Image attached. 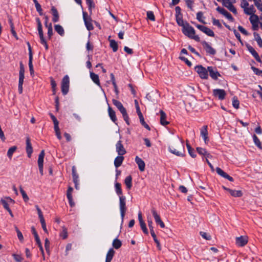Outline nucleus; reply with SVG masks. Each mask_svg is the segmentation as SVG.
<instances>
[{
	"label": "nucleus",
	"mask_w": 262,
	"mask_h": 262,
	"mask_svg": "<svg viewBox=\"0 0 262 262\" xmlns=\"http://www.w3.org/2000/svg\"><path fill=\"white\" fill-rule=\"evenodd\" d=\"M108 113L111 119L112 120V121L115 123L117 121L116 113L113 110V109L110 106H108Z\"/></svg>",
	"instance_id": "nucleus-28"
},
{
	"label": "nucleus",
	"mask_w": 262,
	"mask_h": 262,
	"mask_svg": "<svg viewBox=\"0 0 262 262\" xmlns=\"http://www.w3.org/2000/svg\"><path fill=\"white\" fill-rule=\"evenodd\" d=\"M208 73H209L210 77L214 80H217L221 74L217 72L215 68L212 67H208Z\"/></svg>",
	"instance_id": "nucleus-11"
},
{
	"label": "nucleus",
	"mask_w": 262,
	"mask_h": 262,
	"mask_svg": "<svg viewBox=\"0 0 262 262\" xmlns=\"http://www.w3.org/2000/svg\"><path fill=\"white\" fill-rule=\"evenodd\" d=\"M26 152L28 157L30 158L33 152V149L29 138H27L26 139Z\"/></svg>",
	"instance_id": "nucleus-21"
},
{
	"label": "nucleus",
	"mask_w": 262,
	"mask_h": 262,
	"mask_svg": "<svg viewBox=\"0 0 262 262\" xmlns=\"http://www.w3.org/2000/svg\"><path fill=\"white\" fill-rule=\"evenodd\" d=\"M32 60L33 59H31V57H30V59H29V67L31 75H33L34 74Z\"/></svg>",
	"instance_id": "nucleus-56"
},
{
	"label": "nucleus",
	"mask_w": 262,
	"mask_h": 262,
	"mask_svg": "<svg viewBox=\"0 0 262 262\" xmlns=\"http://www.w3.org/2000/svg\"><path fill=\"white\" fill-rule=\"evenodd\" d=\"M197 28H198L200 30L205 33L206 35H207L209 36L210 37H214V33L213 31L209 29V28L202 26L201 25H198L196 26Z\"/></svg>",
	"instance_id": "nucleus-10"
},
{
	"label": "nucleus",
	"mask_w": 262,
	"mask_h": 262,
	"mask_svg": "<svg viewBox=\"0 0 262 262\" xmlns=\"http://www.w3.org/2000/svg\"><path fill=\"white\" fill-rule=\"evenodd\" d=\"M195 70L202 79H207L208 78V70L201 65L195 67Z\"/></svg>",
	"instance_id": "nucleus-7"
},
{
	"label": "nucleus",
	"mask_w": 262,
	"mask_h": 262,
	"mask_svg": "<svg viewBox=\"0 0 262 262\" xmlns=\"http://www.w3.org/2000/svg\"><path fill=\"white\" fill-rule=\"evenodd\" d=\"M253 34L255 40L257 41V44L260 48H262V39L260 35L256 32H254Z\"/></svg>",
	"instance_id": "nucleus-43"
},
{
	"label": "nucleus",
	"mask_w": 262,
	"mask_h": 262,
	"mask_svg": "<svg viewBox=\"0 0 262 262\" xmlns=\"http://www.w3.org/2000/svg\"><path fill=\"white\" fill-rule=\"evenodd\" d=\"M45 151L43 150H41L40 152L38 158V165L41 166L43 165V158L45 157Z\"/></svg>",
	"instance_id": "nucleus-34"
},
{
	"label": "nucleus",
	"mask_w": 262,
	"mask_h": 262,
	"mask_svg": "<svg viewBox=\"0 0 262 262\" xmlns=\"http://www.w3.org/2000/svg\"><path fill=\"white\" fill-rule=\"evenodd\" d=\"M249 19L252 26H255V24H257L258 22V17L255 14L251 15Z\"/></svg>",
	"instance_id": "nucleus-41"
},
{
	"label": "nucleus",
	"mask_w": 262,
	"mask_h": 262,
	"mask_svg": "<svg viewBox=\"0 0 262 262\" xmlns=\"http://www.w3.org/2000/svg\"><path fill=\"white\" fill-rule=\"evenodd\" d=\"M253 138L254 142L255 144V145L259 149H262V146L261 144V142H260V140H259V139L257 138V137L255 135H254L253 136Z\"/></svg>",
	"instance_id": "nucleus-46"
},
{
	"label": "nucleus",
	"mask_w": 262,
	"mask_h": 262,
	"mask_svg": "<svg viewBox=\"0 0 262 262\" xmlns=\"http://www.w3.org/2000/svg\"><path fill=\"white\" fill-rule=\"evenodd\" d=\"M0 202L3 205L4 208L6 209L7 210L10 208L9 207L8 202L6 200L2 199Z\"/></svg>",
	"instance_id": "nucleus-55"
},
{
	"label": "nucleus",
	"mask_w": 262,
	"mask_h": 262,
	"mask_svg": "<svg viewBox=\"0 0 262 262\" xmlns=\"http://www.w3.org/2000/svg\"><path fill=\"white\" fill-rule=\"evenodd\" d=\"M139 117L140 121L141 123V124L146 129H147L148 130H150V128L149 126V125L145 122L143 116H141Z\"/></svg>",
	"instance_id": "nucleus-48"
},
{
	"label": "nucleus",
	"mask_w": 262,
	"mask_h": 262,
	"mask_svg": "<svg viewBox=\"0 0 262 262\" xmlns=\"http://www.w3.org/2000/svg\"><path fill=\"white\" fill-rule=\"evenodd\" d=\"M119 208L121 216L123 219L127 209L126 206V198L125 196H120V197H119Z\"/></svg>",
	"instance_id": "nucleus-6"
},
{
	"label": "nucleus",
	"mask_w": 262,
	"mask_h": 262,
	"mask_svg": "<svg viewBox=\"0 0 262 262\" xmlns=\"http://www.w3.org/2000/svg\"><path fill=\"white\" fill-rule=\"evenodd\" d=\"M115 254V251L113 248H111L108 251L106 255L105 262H111Z\"/></svg>",
	"instance_id": "nucleus-24"
},
{
	"label": "nucleus",
	"mask_w": 262,
	"mask_h": 262,
	"mask_svg": "<svg viewBox=\"0 0 262 262\" xmlns=\"http://www.w3.org/2000/svg\"><path fill=\"white\" fill-rule=\"evenodd\" d=\"M112 245L114 248L118 249L121 247L122 242L120 240L118 239V238H115V239H114Z\"/></svg>",
	"instance_id": "nucleus-40"
},
{
	"label": "nucleus",
	"mask_w": 262,
	"mask_h": 262,
	"mask_svg": "<svg viewBox=\"0 0 262 262\" xmlns=\"http://www.w3.org/2000/svg\"><path fill=\"white\" fill-rule=\"evenodd\" d=\"M152 215L155 219L156 223L158 224L161 221H162L161 219L160 215L157 212L156 209L154 208H152L151 210Z\"/></svg>",
	"instance_id": "nucleus-27"
},
{
	"label": "nucleus",
	"mask_w": 262,
	"mask_h": 262,
	"mask_svg": "<svg viewBox=\"0 0 262 262\" xmlns=\"http://www.w3.org/2000/svg\"><path fill=\"white\" fill-rule=\"evenodd\" d=\"M124 183L128 189H130L132 187V177L128 176L126 177L124 180Z\"/></svg>",
	"instance_id": "nucleus-29"
},
{
	"label": "nucleus",
	"mask_w": 262,
	"mask_h": 262,
	"mask_svg": "<svg viewBox=\"0 0 262 262\" xmlns=\"http://www.w3.org/2000/svg\"><path fill=\"white\" fill-rule=\"evenodd\" d=\"M140 225L143 233L146 235L148 234V231L146 228V224L144 222L140 223Z\"/></svg>",
	"instance_id": "nucleus-49"
},
{
	"label": "nucleus",
	"mask_w": 262,
	"mask_h": 262,
	"mask_svg": "<svg viewBox=\"0 0 262 262\" xmlns=\"http://www.w3.org/2000/svg\"><path fill=\"white\" fill-rule=\"evenodd\" d=\"M17 147L15 146L10 147L7 152V156L10 159H11L13 153L16 150Z\"/></svg>",
	"instance_id": "nucleus-42"
},
{
	"label": "nucleus",
	"mask_w": 262,
	"mask_h": 262,
	"mask_svg": "<svg viewBox=\"0 0 262 262\" xmlns=\"http://www.w3.org/2000/svg\"><path fill=\"white\" fill-rule=\"evenodd\" d=\"M60 236L62 237L63 239H66L68 237V231L67 229L65 227H62V231L60 233Z\"/></svg>",
	"instance_id": "nucleus-45"
},
{
	"label": "nucleus",
	"mask_w": 262,
	"mask_h": 262,
	"mask_svg": "<svg viewBox=\"0 0 262 262\" xmlns=\"http://www.w3.org/2000/svg\"><path fill=\"white\" fill-rule=\"evenodd\" d=\"M9 24H10V28H11V32L12 34V35H13V36L16 39H18V38L17 37V34H16V32H15V31L14 30V25H13V23L12 22V20L11 18H9Z\"/></svg>",
	"instance_id": "nucleus-38"
},
{
	"label": "nucleus",
	"mask_w": 262,
	"mask_h": 262,
	"mask_svg": "<svg viewBox=\"0 0 262 262\" xmlns=\"http://www.w3.org/2000/svg\"><path fill=\"white\" fill-rule=\"evenodd\" d=\"M212 24H213V25L216 26L219 28H221L222 27V25L220 23L219 20L216 19L214 18H212Z\"/></svg>",
	"instance_id": "nucleus-63"
},
{
	"label": "nucleus",
	"mask_w": 262,
	"mask_h": 262,
	"mask_svg": "<svg viewBox=\"0 0 262 262\" xmlns=\"http://www.w3.org/2000/svg\"><path fill=\"white\" fill-rule=\"evenodd\" d=\"M86 4L88 6L89 10L90 11H92L93 8H95V4L93 2V0H85Z\"/></svg>",
	"instance_id": "nucleus-50"
},
{
	"label": "nucleus",
	"mask_w": 262,
	"mask_h": 262,
	"mask_svg": "<svg viewBox=\"0 0 262 262\" xmlns=\"http://www.w3.org/2000/svg\"><path fill=\"white\" fill-rule=\"evenodd\" d=\"M14 259L17 262H21L23 260L22 257L18 254H13L12 255Z\"/></svg>",
	"instance_id": "nucleus-60"
},
{
	"label": "nucleus",
	"mask_w": 262,
	"mask_h": 262,
	"mask_svg": "<svg viewBox=\"0 0 262 262\" xmlns=\"http://www.w3.org/2000/svg\"><path fill=\"white\" fill-rule=\"evenodd\" d=\"M20 192L22 195V196L23 198V199L25 202H27L29 200V198L28 196L27 195L26 192L24 191V190L22 188L21 186H20Z\"/></svg>",
	"instance_id": "nucleus-47"
},
{
	"label": "nucleus",
	"mask_w": 262,
	"mask_h": 262,
	"mask_svg": "<svg viewBox=\"0 0 262 262\" xmlns=\"http://www.w3.org/2000/svg\"><path fill=\"white\" fill-rule=\"evenodd\" d=\"M202 44L208 54L212 55L215 54V50L214 49L208 42L204 41L202 42Z\"/></svg>",
	"instance_id": "nucleus-14"
},
{
	"label": "nucleus",
	"mask_w": 262,
	"mask_h": 262,
	"mask_svg": "<svg viewBox=\"0 0 262 262\" xmlns=\"http://www.w3.org/2000/svg\"><path fill=\"white\" fill-rule=\"evenodd\" d=\"M70 80L69 76L67 75L63 77L61 81V92L63 95L67 94L69 92Z\"/></svg>",
	"instance_id": "nucleus-5"
},
{
	"label": "nucleus",
	"mask_w": 262,
	"mask_h": 262,
	"mask_svg": "<svg viewBox=\"0 0 262 262\" xmlns=\"http://www.w3.org/2000/svg\"><path fill=\"white\" fill-rule=\"evenodd\" d=\"M31 231L34 236L35 239L36 241V244H37V245L38 246V245H40V244H41V243L39 239L38 235L34 227H31Z\"/></svg>",
	"instance_id": "nucleus-32"
},
{
	"label": "nucleus",
	"mask_w": 262,
	"mask_h": 262,
	"mask_svg": "<svg viewBox=\"0 0 262 262\" xmlns=\"http://www.w3.org/2000/svg\"><path fill=\"white\" fill-rule=\"evenodd\" d=\"M222 4L225 7H226L227 8H228L231 12H232V13H233L235 14H237L236 9L234 7V6L232 5V3L230 2V0L225 1V2H223V3H222Z\"/></svg>",
	"instance_id": "nucleus-19"
},
{
	"label": "nucleus",
	"mask_w": 262,
	"mask_h": 262,
	"mask_svg": "<svg viewBox=\"0 0 262 262\" xmlns=\"http://www.w3.org/2000/svg\"><path fill=\"white\" fill-rule=\"evenodd\" d=\"M55 31L61 36H63L64 34V31L63 27L59 25H55Z\"/></svg>",
	"instance_id": "nucleus-37"
},
{
	"label": "nucleus",
	"mask_w": 262,
	"mask_h": 262,
	"mask_svg": "<svg viewBox=\"0 0 262 262\" xmlns=\"http://www.w3.org/2000/svg\"><path fill=\"white\" fill-rule=\"evenodd\" d=\"M160 123L164 126H165L169 123L168 121H167L166 120V115L165 113V112L161 110L160 111Z\"/></svg>",
	"instance_id": "nucleus-22"
},
{
	"label": "nucleus",
	"mask_w": 262,
	"mask_h": 262,
	"mask_svg": "<svg viewBox=\"0 0 262 262\" xmlns=\"http://www.w3.org/2000/svg\"><path fill=\"white\" fill-rule=\"evenodd\" d=\"M200 235L202 236L203 238L206 240H210L211 239V237L210 235H208L207 233L204 232H200Z\"/></svg>",
	"instance_id": "nucleus-59"
},
{
	"label": "nucleus",
	"mask_w": 262,
	"mask_h": 262,
	"mask_svg": "<svg viewBox=\"0 0 262 262\" xmlns=\"http://www.w3.org/2000/svg\"><path fill=\"white\" fill-rule=\"evenodd\" d=\"M239 102L237 99L235 97L233 98L232 101V105L233 107L235 108H238L239 107Z\"/></svg>",
	"instance_id": "nucleus-57"
},
{
	"label": "nucleus",
	"mask_w": 262,
	"mask_h": 262,
	"mask_svg": "<svg viewBox=\"0 0 262 262\" xmlns=\"http://www.w3.org/2000/svg\"><path fill=\"white\" fill-rule=\"evenodd\" d=\"M110 47L112 49L113 52H116L118 50V43L113 39L110 40Z\"/></svg>",
	"instance_id": "nucleus-39"
},
{
	"label": "nucleus",
	"mask_w": 262,
	"mask_h": 262,
	"mask_svg": "<svg viewBox=\"0 0 262 262\" xmlns=\"http://www.w3.org/2000/svg\"><path fill=\"white\" fill-rule=\"evenodd\" d=\"M25 78L24 75H19V82H18V92L19 94L23 93V84Z\"/></svg>",
	"instance_id": "nucleus-31"
},
{
	"label": "nucleus",
	"mask_w": 262,
	"mask_h": 262,
	"mask_svg": "<svg viewBox=\"0 0 262 262\" xmlns=\"http://www.w3.org/2000/svg\"><path fill=\"white\" fill-rule=\"evenodd\" d=\"M238 30L244 35H248L249 33L241 26L238 27Z\"/></svg>",
	"instance_id": "nucleus-62"
},
{
	"label": "nucleus",
	"mask_w": 262,
	"mask_h": 262,
	"mask_svg": "<svg viewBox=\"0 0 262 262\" xmlns=\"http://www.w3.org/2000/svg\"><path fill=\"white\" fill-rule=\"evenodd\" d=\"M124 157L123 156H117L114 160V165L116 168L120 166L124 160Z\"/></svg>",
	"instance_id": "nucleus-25"
},
{
	"label": "nucleus",
	"mask_w": 262,
	"mask_h": 262,
	"mask_svg": "<svg viewBox=\"0 0 262 262\" xmlns=\"http://www.w3.org/2000/svg\"><path fill=\"white\" fill-rule=\"evenodd\" d=\"M51 11L53 16L52 19L54 23L58 21L59 16L57 10L55 8V7L53 6L51 8Z\"/></svg>",
	"instance_id": "nucleus-23"
},
{
	"label": "nucleus",
	"mask_w": 262,
	"mask_h": 262,
	"mask_svg": "<svg viewBox=\"0 0 262 262\" xmlns=\"http://www.w3.org/2000/svg\"><path fill=\"white\" fill-rule=\"evenodd\" d=\"M147 221L148 226L149 227V230L153 229H154V227L152 226L153 223H152L151 219L150 216H147Z\"/></svg>",
	"instance_id": "nucleus-64"
},
{
	"label": "nucleus",
	"mask_w": 262,
	"mask_h": 262,
	"mask_svg": "<svg viewBox=\"0 0 262 262\" xmlns=\"http://www.w3.org/2000/svg\"><path fill=\"white\" fill-rule=\"evenodd\" d=\"M72 177L73 179V182L76 183V181H79L78 178L79 176L76 172V167L75 166H73L72 168Z\"/></svg>",
	"instance_id": "nucleus-35"
},
{
	"label": "nucleus",
	"mask_w": 262,
	"mask_h": 262,
	"mask_svg": "<svg viewBox=\"0 0 262 262\" xmlns=\"http://www.w3.org/2000/svg\"><path fill=\"white\" fill-rule=\"evenodd\" d=\"M90 77L93 80V81L97 85L100 86V83L99 81V76L97 74L93 73L90 72Z\"/></svg>",
	"instance_id": "nucleus-26"
},
{
	"label": "nucleus",
	"mask_w": 262,
	"mask_h": 262,
	"mask_svg": "<svg viewBox=\"0 0 262 262\" xmlns=\"http://www.w3.org/2000/svg\"><path fill=\"white\" fill-rule=\"evenodd\" d=\"M212 93L213 96L217 98L220 100H224L225 98V96L226 95L225 91L223 89H214Z\"/></svg>",
	"instance_id": "nucleus-9"
},
{
	"label": "nucleus",
	"mask_w": 262,
	"mask_h": 262,
	"mask_svg": "<svg viewBox=\"0 0 262 262\" xmlns=\"http://www.w3.org/2000/svg\"><path fill=\"white\" fill-rule=\"evenodd\" d=\"M248 237L245 236H241L235 238V243L239 247H243L248 243Z\"/></svg>",
	"instance_id": "nucleus-13"
},
{
	"label": "nucleus",
	"mask_w": 262,
	"mask_h": 262,
	"mask_svg": "<svg viewBox=\"0 0 262 262\" xmlns=\"http://www.w3.org/2000/svg\"><path fill=\"white\" fill-rule=\"evenodd\" d=\"M216 11H218L220 13L223 14L224 16H225L228 20L230 21L233 20V18L231 15L230 13H229L227 10H226L225 9L222 8L220 7H218L216 8Z\"/></svg>",
	"instance_id": "nucleus-16"
},
{
	"label": "nucleus",
	"mask_w": 262,
	"mask_h": 262,
	"mask_svg": "<svg viewBox=\"0 0 262 262\" xmlns=\"http://www.w3.org/2000/svg\"><path fill=\"white\" fill-rule=\"evenodd\" d=\"M169 151L177 156H183L184 145L183 141L178 136L173 141L172 144L168 147Z\"/></svg>",
	"instance_id": "nucleus-1"
},
{
	"label": "nucleus",
	"mask_w": 262,
	"mask_h": 262,
	"mask_svg": "<svg viewBox=\"0 0 262 262\" xmlns=\"http://www.w3.org/2000/svg\"><path fill=\"white\" fill-rule=\"evenodd\" d=\"M116 152L118 153V155L119 156H123L125 155L126 152V149L124 147L122 141L119 140L117 142L116 144Z\"/></svg>",
	"instance_id": "nucleus-12"
},
{
	"label": "nucleus",
	"mask_w": 262,
	"mask_h": 262,
	"mask_svg": "<svg viewBox=\"0 0 262 262\" xmlns=\"http://www.w3.org/2000/svg\"><path fill=\"white\" fill-rule=\"evenodd\" d=\"M203 17V13L202 12L200 11V12L197 13V14H196V18H197V19L200 22L205 24V23L202 19Z\"/></svg>",
	"instance_id": "nucleus-53"
},
{
	"label": "nucleus",
	"mask_w": 262,
	"mask_h": 262,
	"mask_svg": "<svg viewBox=\"0 0 262 262\" xmlns=\"http://www.w3.org/2000/svg\"><path fill=\"white\" fill-rule=\"evenodd\" d=\"M216 173L221 176V177L228 180L230 182L233 181V179L232 177H230L229 175H228L227 173L224 172L221 168L219 167H217L216 168Z\"/></svg>",
	"instance_id": "nucleus-17"
},
{
	"label": "nucleus",
	"mask_w": 262,
	"mask_h": 262,
	"mask_svg": "<svg viewBox=\"0 0 262 262\" xmlns=\"http://www.w3.org/2000/svg\"><path fill=\"white\" fill-rule=\"evenodd\" d=\"M254 2L257 9L262 11V3H261V0H254Z\"/></svg>",
	"instance_id": "nucleus-52"
},
{
	"label": "nucleus",
	"mask_w": 262,
	"mask_h": 262,
	"mask_svg": "<svg viewBox=\"0 0 262 262\" xmlns=\"http://www.w3.org/2000/svg\"><path fill=\"white\" fill-rule=\"evenodd\" d=\"M246 46L249 51V52L253 55V56L255 58L256 60L258 62H261V60L259 58V56L256 51L254 49V48L251 46L250 45L247 43Z\"/></svg>",
	"instance_id": "nucleus-15"
},
{
	"label": "nucleus",
	"mask_w": 262,
	"mask_h": 262,
	"mask_svg": "<svg viewBox=\"0 0 262 262\" xmlns=\"http://www.w3.org/2000/svg\"><path fill=\"white\" fill-rule=\"evenodd\" d=\"M36 20L37 23V30L38 31V34L39 36V38L40 39V43L44 45L45 49L46 50H48V46L47 45V43L46 41V40L43 37V33L42 30V25L41 23V21L40 20V19L39 18H36Z\"/></svg>",
	"instance_id": "nucleus-4"
},
{
	"label": "nucleus",
	"mask_w": 262,
	"mask_h": 262,
	"mask_svg": "<svg viewBox=\"0 0 262 262\" xmlns=\"http://www.w3.org/2000/svg\"><path fill=\"white\" fill-rule=\"evenodd\" d=\"M46 27L48 29V35L49 38H50L51 36L53 35L52 25L51 23H49L48 26Z\"/></svg>",
	"instance_id": "nucleus-51"
},
{
	"label": "nucleus",
	"mask_w": 262,
	"mask_h": 262,
	"mask_svg": "<svg viewBox=\"0 0 262 262\" xmlns=\"http://www.w3.org/2000/svg\"><path fill=\"white\" fill-rule=\"evenodd\" d=\"M147 16L148 19H149V20L151 21L155 20V15L152 11H148L147 12Z\"/></svg>",
	"instance_id": "nucleus-54"
},
{
	"label": "nucleus",
	"mask_w": 262,
	"mask_h": 262,
	"mask_svg": "<svg viewBox=\"0 0 262 262\" xmlns=\"http://www.w3.org/2000/svg\"><path fill=\"white\" fill-rule=\"evenodd\" d=\"M115 191L119 197L123 196L122 195V191L121 189V185L119 183H116L115 185Z\"/></svg>",
	"instance_id": "nucleus-36"
},
{
	"label": "nucleus",
	"mask_w": 262,
	"mask_h": 262,
	"mask_svg": "<svg viewBox=\"0 0 262 262\" xmlns=\"http://www.w3.org/2000/svg\"><path fill=\"white\" fill-rule=\"evenodd\" d=\"M228 192L230 194L234 197H241L243 195V192L241 190H228Z\"/></svg>",
	"instance_id": "nucleus-30"
},
{
	"label": "nucleus",
	"mask_w": 262,
	"mask_h": 262,
	"mask_svg": "<svg viewBox=\"0 0 262 262\" xmlns=\"http://www.w3.org/2000/svg\"><path fill=\"white\" fill-rule=\"evenodd\" d=\"M112 101L113 104L117 107V108L119 110L120 113L122 114L123 118L125 122L128 125H129V117L127 114L125 108L123 106L122 104L120 101L115 99H113Z\"/></svg>",
	"instance_id": "nucleus-3"
},
{
	"label": "nucleus",
	"mask_w": 262,
	"mask_h": 262,
	"mask_svg": "<svg viewBox=\"0 0 262 262\" xmlns=\"http://www.w3.org/2000/svg\"><path fill=\"white\" fill-rule=\"evenodd\" d=\"M182 32L188 37L195 40L196 41H200V39L198 35H195V30L187 22H185V26L182 27Z\"/></svg>",
	"instance_id": "nucleus-2"
},
{
	"label": "nucleus",
	"mask_w": 262,
	"mask_h": 262,
	"mask_svg": "<svg viewBox=\"0 0 262 262\" xmlns=\"http://www.w3.org/2000/svg\"><path fill=\"white\" fill-rule=\"evenodd\" d=\"M83 18L86 29L89 31L93 30L94 27L92 23V20L90 17L88 16V14L85 12H83Z\"/></svg>",
	"instance_id": "nucleus-8"
},
{
	"label": "nucleus",
	"mask_w": 262,
	"mask_h": 262,
	"mask_svg": "<svg viewBox=\"0 0 262 262\" xmlns=\"http://www.w3.org/2000/svg\"><path fill=\"white\" fill-rule=\"evenodd\" d=\"M244 9V12L245 14L247 15H252L254 14L255 12V10L253 5H251L249 7H246Z\"/></svg>",
	"instance_id": "nucleus-33"
},
{
	"label": "nucleus",
	"mask_w": 262,
	"mask_h": 262,
	"mask_svg": "<svg viewBox=\"0 0 262 262\" xmlns=\"http://www.w3.org/2000/svg\"><path fill=\"white\" fill-rule=\"evenodd\" d=\"M176 21L179 26L183 27L185 26V22L183 21L182 15L176 16Z\"/></svg>",
	"instance_id": "nucleus-44"
},
{
	"label": "nucleus",
	"mask_w": 262,
	"mask_h": 262,
	"mask_svg": "<svg viewBox=\"0 0 262 262\" xmlns=\"http://www.w3.org/2000/svg\"><path fill=\"white\" fill-rule=\"evenodd\" d=\"M251 69L252 70L253 72L257 75H260L261 74H262V70H259L258 69L254 67H252Z\"/></svg>",
	"instance_id": "nucleus-61"
},
{
	"label": "nucleus",
	"mask_w": 262,
	"mask_h": 262,
	"mask_svg": "<svg viewBox=\"0 0 262 262\" xmlns=\"http://www.w3.org/2000/svg\"><path fill=\"white\" fill-rule=\"evenodd\" d=\"M135 161L137 164L139 169L141 171H143L145 170V163L143 160L139 158L138 156H136L135 158Z\"/></svg>",
	"instance_id": "nucleus-20"
},
{
	"label": "nucleus",
	"mask_w": 262,
	"mask_h": 262,
	"mask_svg": "<svg viewBox=\"0 0 262 262\" xmlns=\"http://www.w3.org/2000/svg\"><path fill=\"white\" fill-rule=\"evenodd\" d=\"M196 150L200 155L204 156L205 154H207V151L204 148L201 147H197Z\"/></svg>",
	"instance_id": "nucleus-58"
},
{
	"label": "nucleus",
	"mask_w": 262,
	"mask_h": 262,
	"mask_svg": "<svg viewBox=\"0 0 262 262\" xmlns=\"http://www.w3.org/2000/svg\"><path fill=\"white\" fill-rule=\"evenodd\" d=\"M201 136L203 138L205 144H207V143L209 141L208 137L207 126L205 125L202 127V128L201 129Z\"/></svg>",
	"instance_id": "nucleus-18"
}]
</instances>
